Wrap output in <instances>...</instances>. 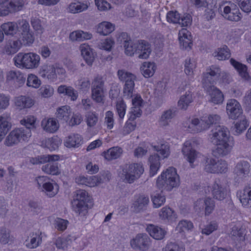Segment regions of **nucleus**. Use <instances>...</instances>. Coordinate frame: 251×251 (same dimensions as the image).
I'll return each instance as SVG.
<instances>
[{"mask_svg": "<svg viewBox=\"0 0 251 251\" xmlns=\"http://www.w3.org/2000/svg\"><path fill=\"white\" fill-rule=\"evenodd\" d=\"M179 185V177L174 167H169L158 177L156 185L159 189L171 191Z\"/></svg>", "mask_w": 251, "mask_h": 251, "instance_id": "nucleus-1", "label": "nucleus"}, {"mask_svg": "<svg viewBox=\"0 0 251 251\" xmlns=\"http://www.w3.org/2000/svg\"><path fill=\"white\" fill-rule=\"evenodd\" d=\"M15 65L19 68L34 69L40 64V56L34 52L18 53L13 58Z\"/></svg>", "mask_w": 251, "mask_h": 251, "instance_id": "nucleus-2", "label": "nucleus"}, {"mask_svg": "<svg viewBox=\"0 0 251 251\" xmlns=\"http://www.w3.org/2000/svg\"><path fill=\"white\" fill-rule=\"evenodd\" d=\"M31 136V132L27 128H16L12 130L6 137L4 144L12 147L23 141H27Z\"/></svg>", "mask_w": 251, "mask_h": 251, "instance_id": "nucleus-3", "label": "nucleus"}, {"mask_svg": "<svg viewBox=\"0 0 251 251\" xmlns=\"http://www.w3.org/2000/svg\"><path fill=\"white\" fill-rule=\"evenodd\" d=\"M88 200V193L83 190L75 192V197L72 202L74 211L81 216H84L87 213V201Z\"/></svg>", "mask_w": 251, "mask_h": 251, "instance_id": "nucleus-4", "label": "nucleus"}, {"mask_svg": "<svg viewBox=\"0 0 251 251\" xmlns=\"http://www.w3.org/2000/svg\"><path fill=\"white\" fill-rule=\"evenodd\" d=\"M144 169L141 163H132L126 166L123 170L121 176L122 179L126 182L131 183L140 177L143 173Z\"/></svg>", "mask_w": 251, "mask_h": 251, "instance_id": "nucleus-5", "label": "nucleus"}, {"mask_svg": "<svg viewBox=\"0 0 251 251\" xmlns=\"http://www.w3.org/2000/svg\"><path fill=\"white\" fill-rule=\"evenodd\" d=\"M38 189L49 197L55 196L58 191V186L47 176H41L36 178Z\"/></svg>", "mask_w": 251, "mask_h": 251, "instance_id": "nucleus-6", "label": "nucleus"}, {"mask_svg": "<svg viewBox=\"0 0 251 251\" xmlns=\"http://www.w3.org/2000/svg\"><path fill=\"white\" fill-rule=\"evenodd\" d=\"M209 138L210 142L213 144L233 140V137L230 135L228 128L220 125L216 126L211 130Z\"/></svg>", "mask_w": 251, "mask_h": 251, "instance_id": "nucleus-7", "label": "nucleus"}, {"mask_svg": "<svg viewBox=\"0 0 251 251\" xmlns=\"http://www.w3.org/2000/svg\"><path fill=\"white\" fill-rule=\"evenodd\" d=\"M229 190V185L227 179H218L212 185V195L214 199L222 201L226 197Z\"/></svg>", "mask_w": 251, "mask_h": 251, "instance_id": "nucleus-8", "label": "nucleus"}, {"mask_svg": "<svg viewBox=\"0 0 251 251\" xmlns=\"http://www.w3.org/2000/svg\"><path fill=\"white\" fill-rule=\"evenodd\" d=\"M104 81L100 76L96 77L92 81L91 87V98L97 103L104 102Z\"/></svg>", "mask_w": 251, "mask_h": 251, "instance_id": "nucleus-9", "label": "nucleus"}, {"mask_svg": "<svg viewBox=\"0 0 251 251\" xmlns=\"http://www.w3.org/2000/svg\"><path fill=\"white\" fill-rule=\"evenodd\" d=\"M204 169L207 173H223L227 171V164L224 160L207 158L205 160Z\"/></svg>", "mask_w": 251, "mask_h": 251, "instance_id": "nucleus-10", "label": "nucleus"}, {"mask_svg": "<svg viewBox=\"0 0 251 251\" xmlns=\"http://www.w3.org/2000/svg\"><path fill=\"white\" fill-rule=\"evenodd\" d=\"M225 4L227 5L224 7L222 16L229 21L235 22L240 21L242 18V14L237 5L231 1H226Z\"/></svg>", "mask_w": 251, "mask_h": 251, "instance_id": "nucleus-11", "label": "nucleus"}, {"mask_svg": "<svg viewBox=\"0 0 251 251\" xmlns=\"http://www.w3.org/2000/svg\"><path fill=\"white\" fill-rule=\"evenodd\" d=\"M226 111L229 118L232 120L237 119L239 117L244 115L241 104L235 99L228 100Z\"/></svg>", "mask_w": 251, "mask_h": 251, "instance_id": "nucleus-12", "label": "nucleus"}, {"mask_svg": "<svg viewBox=\"0 0 251 251\" xmlns=\"http://www.w3.org/2000/svg\"><path fill=\"white\" fill-rule=\"evenodd\" d=\"M23 5V0H0V7L5 16L20 10Z\"/></svg>", "mask_w": 251, "mask_h": 251, "instance_id": "nucleus-13", "label": "nucleus"}, {"mask_svg": "<svg viewBox=\"0 0 251 251\" xmlns=\"http://www.w3.org/2000/svg\"><path fill=\"white\" fill-rule=\"evenodd\" d=\"M135 53L138 54L139 58L147 59L149 57L152 49L151 44L148 42L143 40H138L135 42Z\"/></svg>", "mask_w": 251, "mask_h": 251, "instance_id": "nucleus-14", "label": "nucleus"}, {"mask_svg": "<svg viewBox=\"0 0 251 251\" xmlns=\"http://www.w3.org/2000/svg\"><path fill=\"white\" fill-rule=\"evenodd\" d=\"M150 244V238L146 234H138L130 241V245L135 250H144Z\"/></svg>", "mask_w": 251, "mask_h": 251, "instance_id": "nucleus-15", "label": "nucleus"}, {"mask_svg": "<svg viewBox=\"0 0 251 251\" xmlns=\"http://www.w3.org/2000/svg\"><path fill=\"white\" fill-rule=\"evenodd\" d=\"M250 171V165L246 161L242 160L237 163L233 173L237 179H243L247 177Z\"/></svg>", "mask_w": 251, "mask_h": 251, "instance_id": "nucleus-16", "label": "nucleus"}, {"mask_svg": "<svg viewBox=\"0 0 251 251\" xmlns=\"http://www.w3.org/2000/svg\"><path fill=\"white\" fill-rule=\"evenodd\" d=\"M214 144L217 146L216 149L213 151L214 155L216 156L224 157L230 153L233 144V140Z\"/></svg>", "mask_w": 251, "mask_h": 251, "instance_id": "nucleus-17", "label": "nucleus"}, {"mask_svg": "<svg viewBox=\"0 0 251 251\" xmlns=\"http://www.w3.org/2000/svg\"><path fill=\"white\" fill-rule=\"evenodd\" d=\"M206 90L210 97L209 100L211 102L216 104H219L223 103L224 97V95L220 90L214 86H210Z\"/></svg>", "mask_w": 251, "mask_h": 251, "instance_id": "nucleus-18", "label": "nucleus"}, {"mask_svg": "<svg viewBox=\"0 0 251 251\" xmlns=\"http://www.w3.org/2000/svg\"><path fill=\"white\" fill-rule=\"evenodd\" d=\"M182 152L183 155L186 157L187 160L189 161L190 165H192L197 157L198 152L192 148L190 141H187L184 143L182 149Z\"/></svg>", "mask_w": 251, "mask_h": 251, "instance_id": "nucleus-19", "label": "nucleus"}, {"mask_svg": "<svg viewBox=\"0 0 251 251\" xmlns=\"http://www.w3.org/2000/svg\"><path fill=\"white\" fill-rule=\"evenodd\" d=\"M22 43L19 39H10L4 46V51L6 54L10 55L17 52L22 47Z\"/></svg>", "mask_w": 251, "mask_h": 251, "instance_id": "nucleus-20", "label": "nucleus"}, {"mask_svg": "<svg viewBox=\"0 0 251 251\" xmlns=\"http://www.w3.org/2000/svg\"><path fill=\"white\" fill-rule=\"evenodd\" d=\"M194 99V94L191 91H188L180 97L177 105L180 109L186 110L193 102Z\"/></svg>", "mask_w": 251, "mask_h": 251, "instance_id": "nucleus-21", "label": "nucleus"}, {"mask_svg": "<svg viewBox=\"0 0 251 251\" xmlns=\"http://www.w3.org/2000/svg\"><path fill=\"white\" fill-rule=\"evenodd\" d=\"M7 79L13 81L16 87H20L25 83V77L20 71H11L7 74Z\"/></svg>", "mask_w": 251, "mask_h": 251, "instance_id": "nucleus-22", "label": "nucleus"}, {"mask_svg": "<svg viewBox=\"0 0 251 251\" xmlns=\"http://www.w3.org/2000/svg\"><path fill=\"white\" fill-rule=\"evenodd\" d=\"M81 55L86 63L91 66L94 60V55L92 49L86 44H81L79 47Z\"/></svg>", "mask_w": 251, "mask_h": 251, "instance_id": "nucleus-23", "label": "nucleus"}, {"mask_svg": "<svg viewBox=\"0 0 251 251\" xmlns=\"http://www.w3.org/2000/svg\"><path fill=\"white\" fill-rule=\"evenodd\" d=\"M176 115V108H170L164 110L159 118L158 123L160 126H166L169 125L172 119Z\"/></svg>", "mask_w": 251, "mask_h": 251, "instance_id": "nucleus-24", "label": "nucleus"}, {"mask_svg": "<svg viewBox=\"0 0 251 251\" xmlns=\"http://www.w3.org/2000/svg\"><path fill=\"white\" fill-rule=\"evenodd\" d=\"M42 233L39 231L33 232L29 235L26 240V246L29 249H34L38 247L42 243Z\"/></svg>", "mask_w": 251, "mask_h": 251, "instance_id": "nucleus-25", "label": "nucleus"}, {"mask_svg": "<svg viewBox=\"0 0 251 251\" xmlns=\"http://www.w3.org/2000/svg\"><path fill=\"white\" fill-rule=\"evenodd\" d=\"M231 64L236 69L238 72L240 76L245 81H250L251 77L249 75L247 71V67L235 59L231 58L230 60Z\"/></svg>", "mask_w": 251, "mask_h": 251, "instance_id": "nucleus-26", "label": "nucleus"}, {"mask_svg": "<svg viewBox=\"0 0 251 251\" xmlns=\"http://www.w3.org/2000/svg\"><path fill=\"white\" fill-rule=\"evenodd\" d=\"M88 8L87 3L75 0L67 5L66 10L68 12L72 14H76L86 10Z\"/></svg>", "mask_w": 251, "mask_h": 251, "instance_id": "nucleus-27", "label": "nucleus"}, {"mask_svg": "<svg viewBox=\"0 0 251 251\" xmlns=\"http://www.w3.org/2000/svg\"><path fill=\"white\" fill-rule=\"evenodd\" d=\"M159 216L162 220L174 222L177 218L176 212L169 206L163 207L159 213Z\"/></svg>", "mask_w": 251, "mask_h": 251, "instance_id": "nucleus-28", "label": "nucleus"}, {"mask_svg": "<svg viewBox=\"0 0 251 251\" xmlns=\"http://www.w3.org/2000/svg\"><path fill=\"white\" fill-rule=\"evenodd\" d=\"M237 119L238 121L234 123L233 128V133L235 135L241 134L249 126L248 122L245 115L239 117Z\"/></svg>", "mask_w": 251, "mask_h": 251, "instance_id": "nucleus-29", "label": "nucleus"}, {"mask_svg": "<svg viewBox=\"0 0 251 251\" xmlns=\"http://www.w3.org/2000/svg\"><path fill=\"white\" fill-rule=\"evenodd\" d=\"M146 229L151 236L156 240L162 239L166 234V231L164 229L153 225L148 226Z\"/></svg>", "mask_w": 251, "mask_h": 251, "instance_id": "nucleus-30", "label": "nucleus"}, {"mask_svg": "<svg viewBox=\"0 0 251 251\" xmlns=\"http://www.w3.org/2000/svg\"><path fill=\"white\" fill-rule=\"evenodd\" d=\"M11 118L7 115L0 116V142L11 128Z\"/></svg>", "mask_w": 251, "mask_h": 251, "instance_id": "nucleus-31", "label": "nucleus"}, {"mask_svg": "<svg viewBox=\"0 0 251 251\" xmlns=\"http://www.w3.org/2000/svg\"><path fill=\"white\" fill-rule=\"evenodd\" d=\"M57 92L60 94L67 96L72 101L76 100L78 98L77 92L72 86L61 85L58 87Z\"/></svg>", "mask_w": 251, "mask_h": 251, "instance_id": "nucleus-32", "label": "nucleus"}, {"mask_svg": "<svg viewBox=\"0 0 251 251\" xmlns=\"http://www.w3.org/2000/svg\"><path fill=\"white\" fill-rule=\"evenodd\" d=\"M82 142L81 135L78 134H72L66 138L64 144L67 148H78Z\"/></svg>", "mask_w": 251, "mask_h": 251, "instance_id": "nucleus-33", "label": "nucleus"}, {"mask_svg": "<svg viewBox=\"0 0 251 251\" xmlns=\"http://www.w3.org/2000/svg\"><path fill=\"white\" fill-rule=\"evenodd\" d=\"M41 126L44 130L50 133L55 132L59 127L58 123L53 118L44 119L41 122Z\"/></svg>", "mask_w": 251, "mask_h": 251, "instance_id": "nucleus-34", "label": "nucleus"}, {"mask_svg": "<svg viewBox=\"0 0 251 251\" xmlns=\"http://www.w3.org/2000/svg\"><path fill=\"white\" fill-rule=\"evenodd\" d=\"M239 200L244 207L251 208V188H245L240 193Z\"/></svg>", "mask_w": 251, "mask_h": 251, "instance_id": "nucleus-35", "label": "nucleus"}, {"mask_svg": "<svg viewBox=\"0 0 251 251\" xmlns=\"http://www.w3.org/2000/svg\"><path fill=\"white\" fill-rule=\"evenodd\" d=\"M15 104L20 109L29 108L34 104V100L29 97L20 96L14 99Z\"/></svg>", "mask_w": 251, "mask_h": 251, "instance_id": "nucleus-36", "label": "nucleus"}, {"mask_svg": "<svg viewBox=\"0 0 251 251\" xmlns=\"http://www.w3.org/2000/svg\"><path fill=\"white\" fill-rule=\"evenodd\" d=\"M41 76L48 78L51 81L57 80V75L55 74L54 65H45L41 71Z\"/></svg>", "mask_w": 251, "mask_h": 251, "instance_id": "nucleus-37", "label": "nucleus"}, {"mask_svg": "<svg viewBox=\"0 0 251 251\" xmlns=\"http://www.w3.org/2000/svg\"><path fill=\"white\" fill-rule=\"evenodd\" d=\"M156 66L154 63L150 62H144L141 67V73L146 78L152 76L156 70Z\"/></svg>", "mask_w": 251, "mask_h": 251, "instance_id": "nucleus-38", "label": "nucleus"}, {"mask_svg": "<svg viewBox=\"0 0 251 251\" xmlns=\"http://www.w3.org/2000/svg\"><path fill=\"white\" fill-rule=\"evenodd\" d=\"M123 153V150L119 147L111 148L102 153L104 158L108 161L116 159L121 156Z\"/></svg>", "mask_w": 251, "mask_h": 251, "instance_id": "nucleus-39", "label": "nucleus"}, {"mask_svg": "<svg viewBox=\"0 0 251 251\" xmlns=\"http://www.w3.org/2000/svg\"><path fill=\"white\" fill-rule=\"evenodd\" d=\"M117 75L121 81L125 82V84L134 83L136 79L135 75L123 69L118 71Z\"/></svg>", "mask_w": 251, "mask_h": 251, "instance_id": "nucleus-40", "label": "nucleus"}, {"mask_svg": "<svg viewBox=\"0 0 251 251\" xmlns=\"http://www.w3.org/2000/svg\"><path fill=\"white\" fill-rule=\"evenodd\" d=\"M92 37L91 33L82 30H76L70 34L69 38L72 41L81 42L90 39Z\"/></svg>", "mask_w": 251, "mask_h": 251, "instance_id": "nucleus-41", "label": "nucleus"}, {"mask_svg": "<svg viewBox=\"0 0 251 251\" xmlns=\"http://www.w3.org/2000/svg\"><path fill=\"white\" fill-rule=\"evenodd\" d=\"M149 161L150 164V174L152 176L157 173L160 168V157L157 154L151 155L149 158Z\"/></svg>", "mask_w": 251, "mask_h": 251, "instance_id": "nucleus-42", "label": "nucleus"}, {"mask_svg": "<svg viewBox=\"0 0 251 251\" xmlns=\"http://www.w3.org/2000/svg\"><path fill=\"white\" fill-rule=\"evenodd\" d=\"M149 198L145 195L139 196L133 203V206L136 212H139L145 209L149 203Z\"/></svg>", "mask_w": 251, "mask_h": 251, "instance_id": "nucleus-43", "label": "nucleus"}, {"mask_svg": "<svg viewBox=\"0 0 251 251\" xmlns=\"http://www.w3.org/2000/svg\"><path fill=\"white\" fill-rule=\"evenodd\" d=\"M97 32L102 35H107L115 29V25L108 22H102L97 27Z\"/></svg>", "mask_w": 251, "mask_h": 251, "instance_id": "nucleus-44", "label": "nucleus"}, {"mask_svg": "<svg viewBox=\"0 0 251 251\" xmlns=\"http://www.w3.org/2000/svg\"><path fill=\"white\" fill-rule=\"evenodd\" d=\"M0 27L2 31L6 35L13 36L18 31V27L16 23L7 22L1 25Z\"/></svg>", "mask_w": 251, "mask_h": 251, "instance_id": "nucleus-45", "label": "nucleus"}, {"mask_svg": "<svg viewBox=\"0 0 251 251\" xmlns=\"http://www.w3.org/2000/svg\"><path fill=\"white\" fill-rule=\"evenodd\" d=\"M42 171L49 175H57L60 173L57 163L49 161L47 164L43 165Z\"/></svg>", "mask_w": 251, "mask_h": 251, "instance_id": "nucleus-46", "label": "nucleus"}, {"mask_svg": "<svg viewBox=\"0 0 251 251\" xmlns=\"http://www.w3.org/2000/svg\"><path fill=\"white\" fill-rule=\"evenodd\" d=\"M184 71L187 75L192 76L197 67V62L192 58H187L184 62Z\"/></svg>", "mask_w": 251, "mask_h": 251, "instance_id": "nucleus-47", "label": "nucleus"}, {"mask_svg": "<svg viewBox=\"0 0 251 251\" xmlns=\"http://www.w3.org/2000/svg\"><path fill=\"white\" fill-rule=\"evenodd\" d=\"M72 114L71 109L69 106L65 105L59 108L57 111V117L65 122H68Z\"/></svg>", "mask_w": 251, "mask_h": 251, "instance_id": "nucleus-48", "label": "nucleus"}, {"mask_svg": "<svg viewBox=\"0 0 251 251\" xmlns=\"http://www.w3.org/2000/svg\"><path fill=\"white\" fill-rule=\"evenodd\" d=\"M61 143V139L57 136L47 139L44 141L45 147L50 151L58 149Z\"/></svg>", "mask_w": 251, "mask_h": 251, "instance_id": "nucleus-49", "label": "nucleus"}, {"mask_svg": "<svg viewBox=\"0 0 251 251\" xmlns=\"http://www.w3.org/2000/svg\"><path fill=\"white\" fill-rule=\"evenodd\" d=\"M213 55L219 60H224L228 59L230 56L229 50L226 46L219 48L215 51Z\"/></svg>", "mask_w": 251, "mask_h": 251, "instance_id": "nucleus-50", "label": "nucleus"}, {"mask_svg": "<svg viewBox=\"0 0 251 251\" xmlns=\"http://www.w3.org/2000/svg\"><path fill=\"white\" fill-rule=\"evenodd\" d=\"M99 115L96 112L89 111L85 115V121L89 127H94L97 124Z\"/></svg>", "mask_w": 251, "mask_h": 251, "instance_id": "nucleus-51", "label": "nucleus"}, {"mask_svg": "<svg viewBox=\"0 0 251 251\" xmlns=\"http://www.w3.org/2000/svg\"><path fill=\"white\" fill-rule=\"evenodd\" d=\"M72 242V237L69 235L65 238H58L56 240L55 245L58 249L65 250L71 244Z\"/></svg>", "mask_w": 251, "mask_h": 251, "instance_id": "nucleus-52", "label": "nucleus"}, {"mask_svg": "<svg viewBox=\"0 0 251 251\" xmlns=\"http://www.w3.org/2000/svg\"><path fill=\"white\" fill-rule=\"evenodd\" d=\"M153 148L156 151L159 152L163 158H167L170 154V147L167 143L154 146Z\"/></svg>", "mask_w": 251, "mask_h": 251, "instance_id": "nucleus-53", "label": "nucleus"}, {"mask_svg": "<svg viewBox=\"0 0 251 251\" xmlns=\"http://www.w3.org/2000/svg\"><path fill=\"white\" fill-rule=\"evenodd\" d=\"M35 121L36 119L33 116H29L25 117L20 121L21 125L25 126V127H21V128H27L31 131V129L35 127Z\"/></svg>", "mask_w": 251, "mask_h": 251, "instance_id": "nucleus-54", "label": "nucleus"}, {"mask_svg": "<svg viewBox=\"0 0 251 251\" xmlns=\"http://www.w3.org/2000/svg\"><path fill=\"white\" fill-rule=\"evenodd\" d=\"M187 129L190 132H199L201 131L200 125V120L198 118H193L191 120Z\"/></svg>", "mask_w": 251, "mask_h": 251, "instance_id": "nucleus-55", "label": "nucleus"}, {"mask_svg": "<svg viewBox=\"0 0 251 251\" xmlns=\"http://www.w3.org/2000/svg\"><path fill=\"white\" fill-rule=\"evenodd\" d=\"M193 227V225L192 222L187 220L180 221L176 227V230L179 232H184L186 230L191 229Z\"/></svg>", "mask_w": 251, "mask_h": 251, "instance_id": "nucleus-56", "label": "nucleus"}, {"mask_svg": "<svg viewBox=\"0 0 251 251\" xmlns=\"http://www.w3.org/2000/svg\"><path fill=\"white\" fill-rule=\"evenodd\" d=\"M22 45L25 46H30L34 41V36L31 31L22 33Z\"/></svg>", "mask_w": 251, "mask_h": 251, "instance_id": "nucleus-57", "label": "nucleus"}, {"mask_svg": "<svg viewBox=\"0 0 251 251\" xmlns=\"http://www.w3.org/2000/svg\"><path fill=\"white\" fill-rule=\"evenodd\" d=\"M135 83L125 84L123 87V96L126 99H130L133 96Z\"/></svg>", "mask_w": 251, "mask_h": 251, "instance_id": "nucleus-58", "label": "nucleus"}, {"mask_svg": "<svg viewBox=\"0 0 251 251\" xmlns=\"http://www.w3.org/2000/svg\"><path fill=\"white\" fill-rule=\"evenodd\" d=\"M41 84V81L38 77L33 74H29L27 78L26 85L28 87L38 88Z\"/></svg>", "mask_w": 251, "mask_h": 251, "instance_id": "nucleus-59", "label": "nucleus"}, {"mask_svg": "<svg viewBox=\"0 0 251 251\" xmlns=\"http://www.w3.org/2000/svg\"><path fill=\"white\" fill-rule=\"evenodd\" d=\"M151 200L154 208H158L164 204L166 201L165 196L156 194L152 197Z\"/></svg>", "mask_w": 251, "mask_h": 251, "instance_id": "nucleus-60", "label": "nucleus"}, {"mask_svg": "<svg viewBox=\"0 0 251 251\" xmlns=\"http://www.w3.org/2000/svg\"><path fill=\"white\" fill-rule=\"evenodd\" d=\"M218 227V224L214 221L210 222L209 224L204 226L201 230L203 234L209 235L213 231L217 229Z\"/></svg>", "mask_w": 251, "mask_h": 251, "instance_id": "nucleus-61", "label": "nucleus"}, {"mask_svg": "<svg viewBox=\"0 0 251 251\" xmlns=\"http://www.w3.org/2000/svg\"><path fill=\"white\" fill-rule=\"evenodd\" d=\"M242 103L246 110H251V88L245 93L243 98Z\"/></svg>", "mask_w": 251, "mask_h": 251, "instance_id": "nucleus-62", "label": "nucleus"}, {"mask_svg": "<svg viewBox=\"0 0 251 251\" xmlns=\"http://www.w3.org/2000/svg\"><path fill=\"white\" fill-rule=\"evenodd\" d=\"M162 251H185V248L176 243L170 242L162 249Z\"/></svg>", "mask_w": 251, "mask_h": 251, "instance_id": "nucleus-63", "label": "nucleus"}, {"mask_svg": "<svg viewBox=\"0 0 251 251\" xmlns=\"http://www.w3.org/2000/svg\"><path fill=\"white\" fill-rule=\"evenodd\" d=\"M238 5L244 12H251V0H236Z\"/></svg>", "mask_w": 251, "mask_h": 251, "instance_id": "nucleus-64", "label": "nucleus"}]
</instances>
